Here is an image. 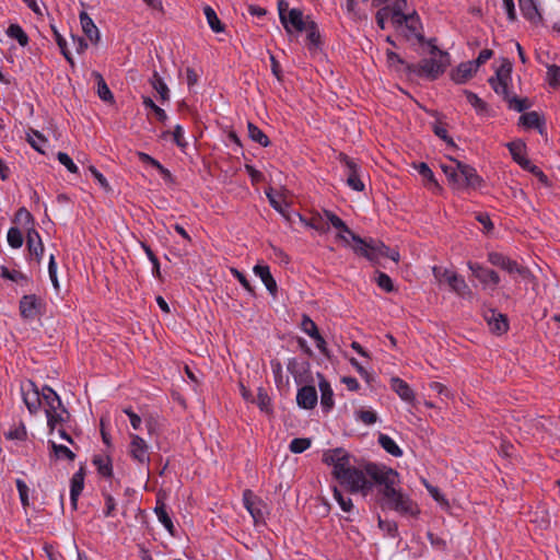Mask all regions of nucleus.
I'll use <instances>...</instances> for the list:
<instances>
[{"instance_id":"nucleus-48","label":"nucleus","mask_w":560,"mask_h":560,"mask_svg":"<svg viewBox=\"0 0 560 560\" xmlns=\"http://www.w3.org/2000/svg\"><path fill=\"white\" fill-rule=\"evenodd\" d=\"M8 244L12 248H20L23 245V234L18 228H10L7 235Z\"/></svg>"},{"instance_id":"nucleus-50","label":"nucleus","mask_w":560,"mask_h":560,"mask_svg":"<svg viewBox=\"0 0 560 560\" xmlns=\"http://www.w3.org/2000/svg\"><path fill=\"white\" fill-rule=\"evenodd\" d=\"M464 93L466 95V98H467L468 103L472 107H475V109L478 113H482V112L487 110L486 102H483L477 94H475L474 92L468 91V90H465Z\"/></svg>"},{"instance_id":"nucleus-54","label":"nucleus","mask_w":560,"mask_h":560,"mask_svg":"<svg viewBox=\"0 0 560 560\" xmlns=\"http://www.w3.org/2000/svg\"><path fill=\"white\" fill-rule=\"evenodd\" d=\"M547 80L550 86H560V67L550 65L547 67Z\"/></svg>"},{"instance_id":"nucleus-15","label":"nucleus","mask_w":560,"mask_h":560,"mask_svg":"<svg viewBox=\"0 0 560 560\" xmlns=\"http://www.w3.org/2000/svg\"><path fill=\"white\" fill-rule=\"evenodd\" d=\"M395 24L397 25H406L407 30L409 31L410 35H407V38L409 39L411 36H415L419 44H424L425 38L423 34L420 32L421 30V22L420 18L416 12H412L411 14H407L405 16H401L400 20H395Z\"/></svg>"},{"instance_id":"nucleus-37","label":"nucleus","mask_w":560,"mask_h":560,"mask_svg":"<svg viewBox=\"0 0 560 560\" xmlns=\"http://www.w3.org/2000/svg\"><path fill=\"white\" fill-rule=\"evenodd\" d=\"M520 124L526 128H537L542 132L544 121L537 112L525 113L520 117Z\"/></svg>"},{"instance_id":"nucleus-32","label":"nucleus","mask_w":560,"mask_h":560,"mask_svg":"<svg viewBox=\"0 0 560 560\" xmlns=\"http://www.w3.org/2000/svg\"><path fill=\"white\" fill-rule=\"evenodd\" d=\"M42 398L45 401L47 408L45 412L47 411L54 412V409H58L61 407L62 401L59 397V395L49 386H44L42 389Z\"/></svg>"},{"instance_id":"nucleus-59","label":"nucleus","mask_w":560,"mask_h":560,"mask_svg":"<svg viewBox=\"0 0 560 560\" xmlns=\"http://www.w3.org/2000/svg\"><path fill=\"white\" fill-rule=\"evenodd\" d=\"M376 283L381 289H383L386 292H392L394 290L392 279L384 272H377Z\"/></svg>"},{"instance_id":"nucleus-61","label":"nucleus","mask_w":560,"mask_h":560,"mask_svg":"<svg viewBox=\"0 0 560 560\" xmlns=\"http://www.w3.org/2000/svg\"><path fill=\"white\" fill-rule=\"evenodd\" d=\"M15 222L24 223L25 225H32L34 224L33 215L27 211L25 208H20L14 218Z\"/></svg>"},{"instance_id":"nucleus-45","label":"nucleus","mask_w":560,"mask_h":560,"mask_svg":"<svg viewBox=\"0 0 560 560\" xmlns=\"http://www.w3.org/2000/svg\"><path fill=\"white\" fill-rule=\"evenodd\" d=\"M304 31L307 32V40L310 42V48H318L320 45V34L317 28V24L314 21H308L307 27Z\"/></svg>"},{"instance_id":"nucleus-13","label":"nucleus","mask_w":560,"mask_h":560,"mask_svg":"<svg viewBox=\"0 0 560 560\" xmlns=\"http://www.w3.org/2000/svg\"><path fill=\"white\" fill-rule=\"evenodd\" d=\"M23 401L31 413H36L42 404V393H39L34 382L28 381L21 387Z\"/></svg>"},{"instance_id":"nucleus-39","label":"nucleus","mask_w":560,"mask_h":560,"mask_svg":"<svg viewBox=\"0 0 560 560\" xmlns=\"http://www.w3.org/2000/svg\"><path fill=\"white\" fill-rule=\"evenodd\" d=\"M247 130H248V137L253 141L259 143L262 147H268L270 144V141H269V138L267 137V135L261 129H259L256 125H254L253 122L247 124Z\"/></svg>"},{"instance_id":"nucleus-34","label":"nucleus","mask_w":560,"mask_h":560,"mask_svg":"<svg viewBox=\"0 0 560 560\" xmlns=\"http://www.w3.org/2000/svg\"><path fill=\"white\" fill-rule=\"evenodd\" d=\"M92 75L95 78L96 80V84H97V95L98 97L104 101V102H108V103H112L114 102V95L113 93L110 92L107 83L105 82L103 75L100 73V72H96L94 71L92 73Z\"/></svg>"},{"instance_id":"nucleus-52","label":"nucleus","mask_w":560,"mask_h":560,"mask_svg":"<svg viewBox=\"0 0 560 560\" xmlns=\"http://www.w3.org/2000/svg\"><path fill=\"white\" fill-rule=\"evenodd\" d=\"M416 170L418 171V173L424 178L427 179L428 182H430L431 184L434 185L435 188L440 189V185L438 184V182L435 180L434 178V174L433 172L431 171V168L428 166L427 163H419L417 165H415Z\"/></svg>"},{"instance_id":"nucleus-49","label":"nucleus","mask_w":560,"mask_h":560,"mask_svg":"<svg viewBox=\"0 0 560 560\" xmlns=\"http://www.w3.org/2000/svg\"><path fill=\"white\" fill-rule=\"evenodd\" d=\"M506 103L510 109H514L518 113H522L532 106L528 98H520L516 95H512V97Z\"/></svg>"},{"instance_id":"nucleus-38","label":"nucleus","mask_w":560,"mask_h":560,"mask_svg":"<svg viewBox=\"0 0 560 560\" xmlns=\"http://www.w3.org/2000/svg\"><path fill=\"white\" fill-rule=\"evenodd\" d=\"M150 83L152 88L160 94L162 101H167L170 98L168 88L156 71L153 72Z\"/></svg>"},{"instance_id":"nucleus-60","label":"nucleus","mask_w":560,"mask_h":560,"mask_svg":"<svg viewBox=\"0 0 560 560\" xmlns=\"http://www.w3.org/2000/svg\"><path fill=\"white\" fill-rule=\"evenodd\" d=\"M57 159L70 173H78V166L67 153L58 152Z\"/></svg>"},{"instance_id":"nucleus-10","label":"nucleus","mask_w":560,"mask_h":560,"mask_svg":"<svg viewBox=\"0 0 560 560\" xmlns=\"http://www.w3.org/2000/svg\"><path fill=\"white\" fill-rule=\"evenodd\" d=\"M323 462L334 467L332 475L335 477L350 464V455L343 448L329 450L324 453Z\"/></svg>"},{"instance_id":"nucleus-5","label":"nucleus","mask_w":560,"mask_h":560,"mask_svg":"<svg viewBox=\"0 0 560 560\" xmlns=\"http://www.w3.org/2000/svg\"><path fill=\"white\" fill-rule=\"evenodd\" d=\"M488 260L491 265L503 269L510 275H518V277L525 281L534 282L536 279L527 267L520 265L517 261L511 259L510 257L501 253H489Z\"/></svg>"},{"instance_id":"nucleus-4","label":"nucleus","mask_w":560,"mask_h":560,"mask_svg":"<svg viewBox=\"0 0 560 560\" xmlns=\"http://www.w3.org/2000/svg\"><path fill=\"white\" fill-rule=\"evenodd\" d=\"M445 58H425L422 59L419 63H411L407 66V75H418L424 77L430 80H435L441 75L446 69Z\"/></svg>"},{"instance_id":"nucleus-36","label":"nucleus","mask_w":560,"mask_h":560,"mask_svg":"<svg viewBox=\"0 0 560 560\" xmlns=\"http://www.w3.org/2000/svg\"><path fill=\"white\" fill-rule=\"evenodd\" d=\"M378 444L394 457H400L402 455L401 448L387 434L381 433L378 435Z\"/></svg>"},{"instance_id":"nucleus-20","label":"nucleus","mask_w":560,"mask_h":560,"mask_svg":"<svg viewBox=\"0 0 560 560\" xmlns=\"http://www.w3.org/2000/svg\"><path fill=\"white\" fill-rule=\"evenodd\" d=\"M40 302L35 294L24 295L20 301V313L25 319H34L39 313Z\"/></svg>"},{"instance_id":"nucleus-2","label":"nucleus","mask_w":560,"mask_h":560,"mask_svg":"<svg viewBox=\"0 0 560 560\" xmlns=\"http://www.w3.org/2000/svg\"><path fill=\"white\" fill-rule=\"evenodd\" d=\"M354 245L352 249L355 254L361 255L369 259L374 265H380V260L383 257L392 259L396 265L399 261V253L396 249H392L382 242L365 241L362 237L353 236Z\"/></svg>"},{"instance_id":"nucleus-51","label":"nucleus","mask_w":560,"mask_h":560,"mask_svg":"<svg viewBox=\"0 0 560 560\" xmlns=\"http://www.w3.org/2000/svg\"><path fill=\"white\" fill-rule=\"evenodd\" d=\"M311 446V440L306 438L293 439L289 445V448L294 454H301Z\"/></svg>"},{"instance_id":"nucleus-43","label":"nucleus","mask_w":560,"mask_h":560,"mask_svg":"<svg viewBox=\"0 0 560 560\" xmlns=\"http://www.w3.org/2000/svg\"><path fill=\"white\" fill-rule=\"evenodd\" d=\"M50 27H51L55 40H56L58 47L60 48L61 54L63 55L66 60L73 67L74 61H73L71 54L69 52V50L67 48L66 39L61 36V34L58 32V30L55 25H50Z\"/></svg>"},{"instance_id":"nucleus-40","label":"nucleus","mask_w":560,"mask_h":560,"mask_svg":"<svg viewBox=\"0 0 560 560\" xmlns=\"http://www.w3.org/2000/svg\"><path fill=\"white\" fill-rule=\"evenodd\" d=\"M203 13L206 15V19H207V22H208L210 28L213 32L221 33L224 31V25L221 23L215 11L210 5H206L203 8Z\"/></svg>"},{"instance_id":"nucleus-26","label":"nucleus","mask_w":560,"mask_h":560,"mask_svg":"<svg viewBox=\"0 0 560 560\" xmlns=\"http://www.w3.org/2000/svg\"><path fill=\"white\" fill-rule=\"evenodd\" d=\"M319 376V390H320V405L325 412H328L334 407V393L329 382L320 374Z\"/></svg>"},{"instance_id":"nucleus-44","label":"nucleus","mask_w":560,"mask_h":560,"mask_svg":"<svg viewBox=\"0 0 560 560\" xmlns=\"http://www.w3.org/2000/svg\"><path fill=\"white\" fill-rule=\"evenodd\" d=\"M7 35L16 39L23 47L28 44V36L19 24H11L7 30Z\"/></svg>"},{"instance_id":"nucleus-25","label":"nucleus","mask_w":560,"mask_h":560,"mask_svg":"<svg viewBox=\"0 0 560 560\" xmlns=\"http://www.w3.org/2000/svg\"><path fill=\"white\" fill-rule=\"evenodd\" d=\"M79 18H80L82 31L85 34V36L93 44H97L100 40V32H98V28L96 27V25L94 24L93 20L90 18V15L85 11H82L80 13Z\"/></svg>"},{"instance_id":"nucleus-55","label":"nucleus","mask_w":560,"mask_h":560,"mask_svg":"<svg viewBox=\"0 0 560 560\" xmlns=\"http://www.w3.org/2000/svg\"><path fill=\"white\" fill-rule=\"evenodd\" d=\"M301 326H302L303 331L305 334H307L313 339L315 337H317L318 335H320L316 324L307 315H303Z\"/></svg>"},{"instance_id":"nucleus-33","label":"nucleus","mask_w":560,"mask_h":560,"mask_svg":"<svg viewBox=\"0 0 560 560\" xmlns=\"http://www.w3.org/2000/svg\"><path fill=\"white\" fill-rule=\"evenodd\" d=\"M154 512L158 516V520L163 524V526L166 528V530L172 535L175 536V526L172 522V518L170 517L166 506L163 502L158 501V504L154 509Z\"/></svg>"},{"instance_id":"nucleus-28","label":"nucleus","mask_w":560,"mask_h":560,"mask_svg":"<svg viewBox=\"0 0 560 560\" xmlns=\"http://www.w3.org/2000/svg\"><path fill=\"white\" fill-rule=\"evenodd\" d=\"M508 148L510 150V153H511L513 160L520 166H522L524 170H527L532 165V162L524 156L525 144L523 142H521V141L510 142V143H508Z\"/></svg>"},{"instance_id":"nucleus-12","label":"nucleus","mask_w":560,"mask_h":560,"mask_svg":"<svg viewBox=\"0 0 560 560\" xmlns=\"http://www.w3.org/2000/svg\"><path fill=\"white\" fill-rule=\"evenodd\" d=\"M280 22L285 32L292 34L293 31L303 32L307 27L308 21H304L303 12L294 8L288 11V15H282Z\"/></svg>"},{"instance_id":"nucleus-56","label":"nucleus","mask_w":560,"mask_h":560,"mask_svg":"<svg viewBox=\"0 0 560 560\" xmlns=\"http://www.w3.org/2000/svg\"><path fill=\"white\" fill-rule=\"evenodd\" d=\"M407 8V0H395L392 8H389V11L393 14V22L395 23V20H400L401 16H405L406 14L404 11Z\"/></svg>"},{"instance_id":"nucleus-29","label":"nucleus","mask_w":560,"mask_h":560,"mask_svg":"<svg viewBox=\"0 0 560 560\" xmlns=\"http://www.w3.org/2000/svg\"><path fill=\"white\" fill-rule=\"evenodd\" d=\"M46 417H47V425H48L50 432H52L57 424H63L69 421L70 413L65 408V406L61 405L60 408L54 409V412L47 411Z\"/></svg>"},{"instance_id":"nucleus-41","label":"nucleus","mask_w":560,"mask_h":560,"mask_svg":"<svg viewBox=\"0 0 560 560\" xmlns=\"http://www.w3.org/2000/svg\"><path fill=\"white\" fill-rule=\"evenodd\" d=\"M441 168L454 189H460L463 187V183H460L459 174L457 172V164H455V166L442 164Z\"/></svg>"},{"instance_id":"nucleus-14","label":"nucleus","mask_w":560,"mask_h":560,"mask_svg":"<svg viewBox=\"0 0 560 560\" xmlns=\"http://www.w3.org/2000/svg\"><path fill=\"white\" fill-rule=\"evenodd\" d=\"M468 268L472 275L485 285L495 288L500 282V277L497 271L488 269L477 262H468Z\"/></svg>"},{"instance_id":"nucleus-27","label":"nucleus","mask_w":560,"mask_h":560,"mask_svg":"<svg viewBox=\"0 0 560 560\" xmlns=\"http://www.w3.org/2000/svg\"><path fill=\"white\" fill-rule=\"evenodd\" d=\"M477 71L476 65L471 61L462 62L452 73V79L457 84H463L469 80Z\"/></svg>"},{"instance_id":"nucleus-3","label":"nucleus","mask_w":560,"mask_h":560,"mask_svg":"<svg viewBox=\"0 0 560 560\" xmlns=\"http://www.w3.org/2000/svg\"><path fill=\"white\" fill-rule=\"evenodd\" d=\"M368 477L370 476L366 472V466L364 467V470H361L351 466V464L335 476L339 483L351 493H366L371 490L373 482L368 479Z\"/></svg>"},{"instance_id":"nucleus-18","label":"nucleus","mask_w":560,"mask_h":560,"mask_svg":"<svg viewBox=\"0 0 560 560\" xmlns=\"http://www.w3.org/2000/svg\"><path fill=\"white\" fill-rule=\"evenodd\" d=\"M483 316L492 332L497 335H502L508 331L509 322L504 314L490 308L485 312Z\"/></svg>"},{"instance_id":"nucleus-17","label":"nucleus","mask_w":560,"mask_h":560,"mask_svg":"<svg viewBox=\"0 0 560 560\" xmlns=\"http://www.w3.org/2000/svg\"><path fill=\"white\" fill-rule=\"evenodd\" d=\"M339 161L345 163V165L349 170L347 178V184L349 185V187H351L355 191H362L364 189V184L360 179L359 167L357 163L345 153L339 154Z\"/></svg>"},{"instance_id":"nucleus-22","label":"nucleus","mask_w":560,"mask_h":560,"mask_svg":"<svg viewBox=\"0 0 560 560\" xmlns=\"http://www.w3.org/2000/svg\"><path fill=\"white\" fill-rule=\"evenodd\" d=\"M254 272L256 276H258L262 283L265 284L266 289L269 291V293L272 296L277 295L278 287L277 282L273 279L272 275L270 273V269L266 265H256L254 267Z\"/></svg>"},{"instance_id":"nucleus-53","label":"nucleus","mask_w":560,"mask_h":560,"mask_svg":"<svg viewBox=\"0 0 560 560\" xmlns=\"http://www.w3.org/2000/svg\"><path fill=\"white\" fill-rule=\"evenodd\" d=\"M301 220L305 223L306 226L311 228V229H314L320 233H326L328 232L329 228L326 223H324L323 221V217L318 215V217H313L312 219H310L308 221L307 220H304L302 217H301Z\"/></svg>"},{"instance_id":"nucleus-46","label":"nucleus","mask_w":560,"mask_h":560,"mask_svg":"<svg viewBox=\"0 0 560 560\" xmlns=\"http://www.w3.org/2000/svg\"><path fill=\"white\" fill-rule=\"evenodd\" d=\"M49 444L56 458H66L70 462L74 460L75 454L69 447L56 444L54 441H49Z\"/></svg>"},{"instance_id":"nucleus-64","label":"nucleus","mask_w":560,"mask_h":560,"mask_svg":"<svg viewBox=\"0 0 560 560\" xmlns=\"http://www.w3.org/2000/svg\"><path fill=\"white\" fill-rule=\"evenodd\" d=\"M358 418L368 425L373 424L377 421V415L372 410L358 411Z\"/></svg>"},{"instance_id":"nucleus-7","label":"nucleus","mask_w":560,"mask_h":560,"mask_svg":"<svg viewBox=\"0 0 560 560\" xmlns=\"http://www.w3.org/2000/svg\"><path fill=\"white\" fill-rule=\"evenodd\" d=\"M512 63L509 60H504L499 69L495 71V75L489 78L488 82L493 91L503 97L508 102L512 97V93L509 89V82L511 81Z\"/></svg>"},{"instance_id":"nucleus-57","label":"nucleus","mask_w":560,"mask_h":560,"mask_svg":"<svg viewBox=\"0 0 560 560\" xmlns=\"http://www.w3.org/2000/svg\"><path fill=\"white\" fill-rule=\"evenodd\" d=\"M334 498L345 512H350L352 510L353 504L351 499L345 498L337 487H334Z\"/></svg>"},{"instance_id":"nucleus-31","label":"nucleus","mask_w":560,"mask_h":560,"mask_svg":"<svg viewBox=\"0 0 560 560\" xmlns=\"http://www.w3.org/2000/svg\"><path fill=\"white\" fill-rule=\"evenodd\" d=\"M137 155L141 162L150 164L152 167H154V170H158L165 182L173 183V175L158 160H155L154 158L144 152H137Z\"/></svg>"},{"instance_id":"nucleus-24","label":"nucleus","mask_w":560,"mask_h":560,"mask_svg":"<svg viewBox=\"0 0 560 560\" xmlns=\"http://www.w3.org/2000/svg\"><path fill=\"white\" fill-rule=\"evenodd\" d=\"M392 389L406 402H415V393L411 387L399 377H392Z\"/></svg>"},{"instance_id":"nucleus-9","label":"nucleus","mask_w":560,"mask_h":560,"mask_svg":"<svg viewBox=\"0 0 560 560\" xmlns=\"http://www.w3.org/2000/svg\"><path fill=\"white\" fill-rule=\"evenodd\" d=\"M451 161L454 164H457V172L459 174V179H460V183H463V187L460 189H464V188L476 189L481 186L482 179L477 174L476 170L472 166L465 164L455 159H451Z\"/></svg>"},{"instance_id":"nucleus-47","label":"nucleus","mask_w":560,"mask_h":560,"mask_svg":"<svg viewBox=\"0 0 560 560\" xmlns=\"http://www.w3.org/2000/svg\"><path fill=\"white\" fill-rule=\"evenodd\" d=\"M142 103L143 105L147 107V108H150L153 110V113L155 114L156 116V119L161 122H165L166 119H167V115L165 113V110L161 107H159L153 101L151 97L149 96H143L142 98Z\"/></svg>"},{"instance_id":"nucleus-58","label":"nucleus","mask_w":560,"mask_h":560,"mask_svg":"<svg viewBox=\"0 0 560 560\" xmlns=\"http://www.w3.org/2000/svg\"><path fill=\"white\" fill-rule=\"evenodd\" d=\"M256 402L261 411L269 412L270 397L268 396L267 392L261 387L258 388Z\"/></svg>"},{"instance_id":"nucleus-19","label":"nucleus","mask_w":560,"mask_h":560,"mask_svg":"<svg viewBox=\"0 0 560 560\" xmlns=\"http://www.w3.org/2000/svg\"><path fill=\"white\" fill-rule=\"evenodd\" d=\"M85 468L81 466L77 472L73 474L70 480V501L73 510L78 508V499L84 488Z\"/></svg>"},{"instance_id":"nucleus-8","label":"nucleus","mask_w":560,"mask_h":560,"mask_svg":"<svg viewBox=\"0 0 560 560\" xmlns=\"http://www.w3.org/2000/svg\"><path fill=\"white\" fill-rule=\"evenodd\" d=\"M243 502L256 524L264 522L266 504L261 499L256 497L252 490L246 489L243 492Z\"/></svg>"},{"instance_id":"nucleus-62","label":"nucleus","mask_w":560,"mask_h":560,"mask_svg":"<svg viewBox=\"0 0 560 560\" xmlns=\"http://www.w3.org/2000/svg\"><path fill=\"white\" fill-rule=\"evenodd\" d=\"M16 488H18V491H19V495H20V500H21L22 505L24 508L28 506L30 502H28V487H27V485L22 479H18L16 480Z\"/></svg>"},{"instance_id":"nucleus-11","label":"nucleus","mask_w":560,"mask_h":560,"mask_svg":"<svg viewBox=\"0 0 560 560\" xmlns=\"http://www.w3.org/2000/svg\"><path fill=\"white\" fill-rule=\"evenodd\" d=\"M129 455L140 465L150 463L149 446L147 442L137 434H130Z\"/></svg>"},{"instance_id":"nucleus-23","label":"nucleus","mask_w":560,"mask_h":560,"mask_svg":"<svg viewBox=\"0 0 560 560\" xmlns=\"http://www.w3.org/2000/svg\"><path fill=\"white\" fill-rule=\"evenodd\" d=\"M26 243L30 254L34 255L39 261L44 253V245L38 232L34 228L27 229Z\"/></svg>"},{"instance_id":"nucleus-30","label":"nucleus","mask_w":560,"mask_h":560,"mask_svg":"<svg viewBox=\"0 0 560 560\" xmlns=\"http://www.w3.org/2000/svg\"><path fill=\"white\" fill-rule=\"evenodd\" d=\"M521 11L523 15L534 22L537 23L541 21V14L538 11L536 0H518Z\"/></svg>"},{"instance_id":"nucleus-63","label":"nucleus","mask_w":560,"mask_h":560,"mask_svg":"<svg viewBox=\"0 0 560 560\" xmlns=\"http://www.w3.org/2000/svg\"><path fill=\"white\" fill-rule=\"evenodd\" d=\"M433 132L436 137L444 140L447 144L454 147V141L448 137L446 128L441 124L433 125Z\"/></svg>"},{"instance_id":"nucleus-35","label":"nucleus","mask_w":560,"mask_h":560,"mask_svg":"<svg viewBox=\"0 0 560 560\" xmlns=\"http://www.w3.org/2000/svg\"><path fill=\"white\" fill-rule=\"evenodd\" d=\"M92 462L96 466L97 472L100 475L106 478L113 476V465L108 456L95 455Z\"/></svg>"},{"instance_id":"nucleus-6","label":"nucleus","mask_w":560,"mask_h":560,"mask_svg":"<svg viewBox=\"0 0 560 560\" xmlns=\"http://www.w3.org/2000/svg\"><path fill=\"white\" fill-rule=\"evenodd\" d=\"M432 273L439 283H447L451 290L457 295L462 298L471 295V291L465 279L456 272L441 266H434L432 268Z\"/></svg>"},{"instance_id":"nucleus-1","label":"nucleus","mask_w":560,"mask_h":560,"mask_svg":"<svg viewBox=\"0 0 560 560\" xmlns=\"http://www.w3.org/2000/svg\"><path fill=\"white\" fill-rule=\"evenodd\" d=\"M366 472L375 483L383 486L382 493L392 509L406 515H417L419 513L412 500L396 490L395 485L398 482L397 471L385 466L370 463L366 464Z\"/></svg>"},{"instance_id":"nucleus-21","label":"nucleus","mask_w":560,"mask_h":560,"mask_svg":"<svg viewBox=\"0 0 560 560\" xmlns=\"http://www.w3.org/2000/svg\"><path fill=\"white\" fill-rule=\"evenodd\" d=\"M296 402L301 408L313 409L317 404V392L314 386H303L298 390Z\"/></svg>"},{"instance_id":"nucleus-42","label":"nucleus","mask_w":560,"mask_h":560,"mask_svg":"<svg viewBox=\"0 0 560 560\" xmlns=\"http://www.w3.org/2000/svg\"><path fill=\"white\" fill-rule=\"evenodd\" d=\"M386 56L389 67L394 68L396 71H404L407 74V66H410L411 63H408L398 54L392 50H387Z\"/></svg>"},{"instance_id":"nucleus-16","label":"nucleus","mask_w":560,"mask_h":560,"mask_svg":"<svg viewBox=\"0 0 560 560\" xmlns=\"http://www.w3.org/2000/svg\"><path fill=\"white\" fill-rule=\"evenodd\" d=\"M326 220L337 230H339V233L337 234V238L342 241L346 245H349L350 240L353 241V236H358L354 234L347 224L334 212L329 210H324L323 212Z\"/></svg>"}]
</instances>
